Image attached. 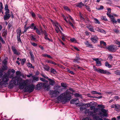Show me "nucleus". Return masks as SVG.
Here are the masks:
<instances>
[{
    "label": "nucleus",
    "instance_id": "obj_1",
    "mask_svg": "<svg viewBox=\"0 0 120 120\" xmlns=\"http://www.w3.org/2000/svg\"><path fill=\"white\" fill-rule=\"evenodd\" d=\"M29 82V80H23L19 85V89L21 90L24 89L25 92H28L31 93L33 91L34 88V86L33 84H30L27 86V84Z\"/></svg>",
    "mask_w": 120,
    "mask_h": 120
},
{
    "label": "nucleus",
    "instance_id": "obj_2",
    "mask_svg": "<svg viewBox=\"0 0 120 120\" xmlns=\"http://www.w3.org/2000/svg\"><path fill=\"white\" fill-rule=\"evenodd\" d=\"M71 94L70 90H67L65 92L61 94L57 98L58 102H62L63 104H65L69 102L71 99Z\"/></svg>",
    "mask_w": 120,
    "mask_h": 120
},
{
    "label": "nucleus",
    "instance_id": "obj_3",
    "mask_svg": "<svg viewBox=\"0 0 120 120\" xmlns=\"http://www.w3.org/2000/svg\"><path fill=\"white\" fill-rule=\"evenodd\" d=\"M16 74L17 76L13 77L12 80L9 82L8 88L9 89H11L13 88L14 85H18V82L19 81L22 82V81L23 80L19 77L17 76H20L21 74L20 71H16Z\"/></svg>",
    "mask_w": 120,
    "mask_h": 120
},
{
    "label": "nucleus",
    "instance_id": "obj_4",
    "mask_svg": "<svg viewBox=\"0 0 120 120\" xmlns=\"http://www.w3.org/2000/svg\"><path fill=\"white\" fill-rule=\"evenodd\" d=\"M9 79L8 77L6 75L3 77L0 75V88H1L3 84H8V82Z\"/></svg>",
    "mask_w": 120,
    "mask_h": 120
},
{
    "label": "nucleus",
    "instance_id": "obj_5",
    "mask_svg": "<svg viewBox=\"0 0 120 120\" xmlns=\"http://www.w3.org/2000/svg\"><path fill=\"white\" fill-rule=\"evenodd\" d=\"M52 23L53 25L56 27L55 30L56 31V32L57 33H58L60 32L61 33V32L60 31L58 26H60V25L56 21H52Z\"/></svg>",
    "mask_w": 120,
    "mask_h": 120
},
{
    "label": "nucleus",
    "instance_id": "obj_6",
    "mask_svg": "<svg viewBox=\"0 0 120 120\" xmlns=\"http://www.w3.org/2000/svg\"><path fill=\"white\" fill-rule=\"evenodd\" d=\"M59 92L57 91L53 90L50 91V94L53 95L52 97H53L54 96L55 97H56L59 94Z\"/></svg>",
    "mask_w": 120,
    "mask_h": 120
},
{
    "label": "nucleus",
    "instance_id": "obj_7",
    "mask_svg": "<svg viewBox=\"0 0 120 120\" xmlns=\"http://www.w3.org/2000/svg\"><path fill=\"white\" fill-rule=\"evenodd\" d=\"M107 48L109 51L112 52L115 51L117 49L116 46L114 45L109 46Z\"/></svg>",
    "mask_w": 120,
    "mask_h": 120
},
{
    "label": "nucleus",
    "instance_id": "obj_8",
    "mask_svg": "<svg viewBox=\"0 0 120 120\" xmlns=\"http://www.w3.org/2000/svg\"><path fill=\"white\" fill-rule=\"evenodd\" d=\"M101 110L103 113V114L101 113H99V115H100L101 117H102L104 116H107V115L106 113L107 111L106 110L104 109H101Z\"/></svg>",
    "mask_w": 120,
    "mask_h": 120
},
{
    "label": "nucleus",
    "instance_id": "obj_9",
    "mask_svg": "<svg viewBox=\"0 0 120 120\" xmlns=\"http://www.w3.org/2000/svg\"><path fill=\"white\" fill-rule=\"evenodd\" d=\"M98 39V38L96 35H93L91 36V40L94 43H97Z\"/></svg>",
    "mask_w": 120,
    "mask_h": 120
},
{
    "label": "nucleus",
    "instance_id": "obj_10",
    "mask_svg": "<svg viewBox=\"0 0 120 120\" xmlns=\"http://www.w3.org/2000/svg\"><path fill=\"white\" fill-rule=\"evenodd\" d=\"M79 102V101L78 99L77 98H74L71 100L70 102L71 104H75L76 105H77Z\"/></svg>",
    "mask_w": 120,
    "mask_h": 120
},
{
    "label": "nucleus",
    "instance_id": "obj_11",
    "mask_svg": "<svg viewBox=\"0 0 120 120\" xmlns=\"http://www.w3.org/2000/svg\"><path fill=\"white\" fill-rule=\"evenodd\" d=\"M93 59L96 61V65L97 66H101V60H100L101 59H99L98 58H94Z\"/></svg>",
    "mask_w": 120,
    "mask_h": 120
},
{
    "label": "nucleus",
    "instance_id": "obj_12",
    "mask_svg": "<svg viewBox=\"0 0 120 120\" xmlns=\"http://www.w3.org/2000/svg\"><path fill=\"white\" fill-rule=\"evenodd\" d=\"M95 30L98 32H100L101 33L105 34L106 32L103 29L99 28L98 27H96L95 29Z\"/></svg>",
    "mask_w": 120,
    "mask_h": 120
},
{
    "label": "nucleus",
    "instance_id": "obj_13",
    "mask_svg": "<svg viewBox=\"0 0 120 120\" xmlns=\"http://www.w3.org/2000/svg\"><path fill=\"white\" fill-rule=\"evenodd\" d=\"M95 112V111L94 112L90 111L89 109H86L85 112V113H88L89 116H94V113Z\"/></svg>",
    "mask_w": 120,
    "mask_h": 120
},
{
    "label": "nucleus",
    "instance_id": "obj_14",
    "mask_svg": "<svg viewBox=\"0 0 120 120\" xmlns=\"http://www.w3.org/2000/svg\"><path fill=\"white\" fill-rule=\"evenodd\" d=\"M11 48L14 54L17 55H19L20 53L19 52L17 51L15 47L12 46L11 47Z\"/></svg>",
    "mask_w": 120,
    "mask_h": 120
},
{
    "label": "nucleus",
    "instance_id": "obj_15",
    "mask_svg": "<svg viewBox=\"0 0 120 120\" xmlns=\"http://www.w3.org/2000/svg\"><path fill=\"white\" fill-rule=\"evenodd\" d=\"M33 80L32 82H35L36 81H38L39 79V78L38 77L36 76H32Z\"/></svg>",
    "mask_w": 120,
    "mask_h": 120
},
{
    "label": "nucleus",
    "instance_id": "obj_16",
    "mask_svg": "<svg viewBox=\"0 0 120 120\" xmlns=\"http://www.w3.org/2000/svg\"><path fill=\"white\" fill-rule=\"evenodd\" d=\"M68 17H67L64 18V19L66 22L67 23H69V24L73 28H75V27L73 26V23L70 21V20H68V21L67 20V19H68Z\"/></svg>",
    "mask_w": 120,
    "mask_h": 120
},
{
    "label": "nucleus",
    "instance_id": "obj_17",
    "mask_svg": "<svg viewBox=\"0 0 120 120\" xmlns=\"http://www.w3.org/2000/svg\"><path fill=\"white\" fill-rule=\"evenodd\" d=\"M120 105L119 104L115 105V110L116 111H119L120 110Z\"/></svg>",
    "mask_w": 120,
    "mask_h": 120
},
{
    "label": "nucleus",
    "instance_id": "obj_18",
    "mask_svg": "<svg viewBox=\"0 0 120 120\" xmlns=\"http://www.w3.org/2000/svg\"><path fill=\"white\" fill-rule=\"evenodd\" d=\"M48 80L49 81V84L52 86H53L55 84V82L54 81L50 79H49Z\"/></svg>",
    "mask_w": 120,
    "mask_h": 120
},
{
    "label": "nucleus",
    "instance_id": "obj_19",
    "mask_svg": "<svg viewBox=\"0 0 120 120\" xmlns=\"http://www.w3.org/2000/svg\"><path fill=\"white\" fill-rule=\"evenodd\" d=\"M17 36H19V38L21 36V34L22 33H21V28H18L17 30Z\"/></svg>",
    "mask_w": 120,
    "mask_h": 120
},
{
    "label": "nucleus",
    "instance_id": "obj_20",
    "mask_svg": "<svg viewBox=\"0 0 120 120\" xmlns=\"http://www.w3.org/2000/svg\"><path fill=\"white\" fill-rule=\"evenodd\" d=\"M87 27L90 31L94 32V31L93 29V27L91 25H88L87 26Z\"/></svg>",
    "mask_w": 120,
    "mask_h": 120
},
{
    "label": "nucleus",
    "instance_id": "obj_21",
    "mask_svg": "<svg viewBox=\"0 0 120 120\" xmlns=\"http://www.w3.org/2000/svg\"><path fill=\"white\" fill-rule=\"evenodd\" d=\"M5 15L4 16V19L5 20H6L10 17V15L8 14H5Z\"/></svg>",
    "mask_w": 120,
    "mask_h": 120
},
{
    "label": "nucleus",
    "instance_id": "obj_22",
    "mask_svg": "<svg viewBox=\"0 0 120 120\" xmlns=\"http://www.w3.org/2000/svg\"><path fill=\"white\" fill-rule=\"evenodd\" d=\"M97 71L101 73L105 74L106 71H104L103 70H101L99 68L98 69H95Z\"/></svg>",
    "mask_w": 120,
    "mask_h": 120
},
{
    "label": "nucleus",
    "instance_id": "obj_23",
    "mask_svg": "<svg viewBox=\"0 0 120 120\" xmlns=\"http://www.w3.org/2000/svg\"><path fill=\"white\" fill-rule=\"evenodd\" d=\"M34 23H32L30 26H29V28H31L32 29L35 30L37 28L35 26H34Z\"/></svg>",
    "mask_w": 120,
    "mask_h": 120
},
{
    "label": "nucleus",
    "instance_id": "obj_24",
    "mask_svg": "<svg viewBox=\"0 0 120 120\" xmlns=\"http://www.w3.org/2000/svg\"><path fill=\"white\" fill-rule=\"evenodd\" d=\"M43 85L44 86L45 88L48 91L50 90V87L49 85L47 84L45 85L44 83H43Z\"/></svg>",
    "mask_w": 120,
    "mask_h": 120
},
{
    "label": "nucleus",
    "instance_id": "obj_25",
    "mask_svg": "<svg viewBox=\"0 0 120 120\" xmlns=\"http://www.w3.org/2000/svg\"><path fill=\"white\" fill-rule=\"evenodd\" d=\"M44 34L45 36L44 37L45 38L46 40H48L49 41H52V40L47 37V34L46 33H45Z\"/></svg>",
    "mask_w": 120,
    "mask_h": 120
},
{
    "label": "nucleus",
    "instance_id": "obj_26",
    "mask_svg": "<svg viewBox=\"0 0 120 120\" xmlns=\"http://www.w3.org/2000/svg\"><path fill=\"white\" fill-rule=\"evenodd\" d=\"M85 44L87 46H89L91 47H92V45L90 44L88 41H86L85 42Z\"/></svg>",
    "mask_w": 120,
    "mask_h": 120
},
{
    "label": "nucleus",
    "instance_id": "obj_27",
    "mask_svg": "<svg viewBox=\"0 0 120 120\" xmlns=\"http://www.w3.org/2000/svg\"><path fill=\"white\" fill-rule=\"evenodd\" d=\"M42 56H43L44 57H47L51 59L52 58V57L49 55L43 54H42Z\"/></svg>",
    "mask_w": 120,
    "mask_h": 120
},
{
    "label": "nucleus",
    "instance_id": "obj_28",
    "mask_svg": "<svg viewBox=\"0 0 120 120\" xmlns=\"http://www.w3.org/2000/svg\"><path fill=\"white\" fill-rule=\"evenodd\" d=\"M96 104V103H95L94 101L88 104H87V105L88 107H90V106L93 105H94Z\"/></svg>",
    "mask_w": 120,
    "mask_h": 120
},
{
    "label": "nucleus",
    "instance_id": "obj_29",
    "mask_svg": "<svg viewBox=\"0 0 120 120\" xmlns=\"http://www.w3.org/2000/svg\"><path fill=\"white\" fill-rule=\"evenodd\" d=\"M84 5L83 4L82 2H80L79 3L77 4V6L79 7V8H81Z\"/></svg>",
    "mask_w": 120,
    "mask_h": 120
},
{
    "label": "nucleus",
    "instance_id": "obj_30",
    "mask_svg": "<svg viewBox=\"0 0 120 120\" xmlns=\"http://www.w3.org/2000/svg\"><path fill=\"white\" fill-rule=\"evenodd\" d=\"M44 68L46 71H48L50 69V67L48 66H44Z\"/></svg>",
    "mask_w": 120,
    "mask_h": 120
},
{
    "label": "nucleus",
    "instance_id": "obj_31",
    "mask_svg": "<svg viewBox=\"0 0 120 120\" xmlns=\"http://www.w3.org/2000/svg\"><path fill=\"white\" fill-rule=\"evenodd\" d=\"M29 53L31 57V60H34V57L32 52L31 51H30L29 52Z\"/></svg>",
    "mask_w": 120,
    "mask_h": 120
},
{
    "label": "nucleus",
    "instance_id": "obj_32",
    "mask_svg": "<svg viewBox=\"0 0 120 120\" xmlns=\"http://www.w3.org/2000/svg\"><path fill=\"white\" fill-rule=\"evenodd\" d=\"M7 31L6 30H5L4 31L2 34V35L5 38H6L7 34Z\"/></svg>",
    "mask_w": 120,
    "mask_h": 120
},
{
    "label": "nucleus",
    "instance_id": "obj_33",
    "mask_svg": "<svg viewBox=\"0 0 120 120\" xmlns=\"http://www.w3.org/2000/svg\"><path fill=\"white\" fill-rule=\"evenodd\" d=\"M105 65L106 67L109 68H110L111 67V65L107 61H106L105 62Z\"/></svg>",
    "mask_w": 120,
    "mask_h": 120
},
{
    "label": "nucleus",
    "instance_id": "obj_34",
    "mask_svg": "<svg viewBox=\"0 0 120 120\" xmlns=\"http://www.w3.org/2000/svg\"><path fill=\"white\" fill-rule=\"evenodd\" d=\"M94 21L95 23L96 24H99L100 23V22L96 18L94 19Z\"/></svg>",
    "mask_w": 120,
    "mask_h": 120
},
{
    "label": "nucleus",
    "instance_id": "obj_35",
    "mask_svg": "<svg viewBox=\"0 0 120 120\" xmlns=\"http://www.w3.org/2000/svg\"><path fill=\"white\" fill-rule=\"evenodd\" d=\"M101 18L102 19L105 21H107L108 20L107 19L105 16H101Z\"/></svg>",
    "mask_w": 120,
    "mask_h": 120
},
{
    "label": "nucleus",
    "instance_id": "obj_36",
    "mask_svg": "<svg viewBox=\"0 0 120 120\" xmlns=\"http://www.w3.org/2000/svg\"><path fill=\"white\" fill-rule=\"evenodd\" d=\"M98 107L101 109H104L105 108V106L101 104L98 105L97 106Z\"/></svg>",
    "mask_w": 120,
    "mask_h": 120
},
{
    "label": "nucleus",
    "instance_id": "obj_37",
    "mask_svg": "<svg viewBox=\"0 0 120 120\" xmlns=\"http://www.w3.org/2000/svg\"><path fill=\"white\" fill-rule=\"evenodd\" d=\"M51 72L54 74H55L56 72V71L53 68H51Z\"/></svg>",
    "mask_w": 120,
    "mask_h": 120
},
{
    "label": "nucleus",
    "instance_id": "obj_38",
    "mask_svg": "<svg viewBox=\"0 0 120 120\" xmlns=\"http://www.w3.org/2000/svg\"><path fill=\"white\" fill-rule=\"evenodd\" d=\"M70 40L72 42L76 43L77 41L74 38L70 39Z\"/></svg>",
    "mask_w": 120,
    "mask_h": 120
},
{
    "label": "nucleus",
    "instance_id": "obj_39",
    "mask_svg": "<svg viewBox=\"0 0 120 120\" xmlns=\"http://www.w3.org/2000/svg\"><path fill=\"white\" fill-rule=\"evenodd\" d=\"M41 84H40L37 85L36 87L37 89L40 90L41 89L42 87L41 86Z\"/></svg>",
    "mask_w": 120,
    "mask_h": 120
},
{
    "label": "nucleus",
    "instance_id": "obj_40",
    "mask_svg": "<svg viewBox=\"0 0 120 120\" xmlns=\"http://www.w3.org/2000/svg\"><path fill=\"white\" fill-rule=\"evenodd\" d=\"M27 66L28 67L30 68H34V67L32 66V64L30 63H28Z\"/></svg>",
    "mask_w": 120,
    "mask_h": 120
},
{
    "label": "nucleus",
    "instance_id": "obj_41",
    "mask_svg": "<svg viewBox=\"0 0 120 120\" xmlns=\"http://www.w3.org/2000/svg\"><path fill=\"white\" fill-rule=\"evenodd\" d=\"M36 37V35H32L31 36V40H33L34 41H35L36 39L35 38Z\"/></svg>",
    "mask_w": 120,
    "mask_h": 120
},
{
    "label": "nucleus",
    "instance_id": "obj_42",
    "mask_svg": "<svg viewBox=\"0 0 120 120\" xmlns=\"http://www.w3.org/2000/svg\"><path fill=\"white\" fill-rule=\"evenodd\" d=\"M96 104H95L94 105H92L90 106V109L91 110H92L93 109H94L95 108V106L96 105Z\"/></svg>",
    "mask_w": 120,
    "mask_h": 120
},
{
    "label": "nucleus",
    "instance_id": "obj_43",
    "mask_svg": "<svg viewBox=\"0 0 120 120\" xmlns=\"http://www.w3.org/2000/svg\"><path fill=\"white\" fill-rule=\"evenodd\" d=\"M3 63L4 65H6L7 64V61L6 59H5L3 61Z\"/></svg>",
    "mask_w": 120,
    "mask_h": 120
},
{
    "label": "nucleus",
    "instance_id": "obj_44",
    "mask_svg": "<svg viewBox=\"0 0 120 120\" xmlns=\"http://www.w3.org/2000/svg\"><path fill=\"white\" fill-rule=\"evenodd\" d=\"M79 109L81 111H82L83 110L86 109V108L85 107H81Z\"/></svg>",
    "mask_w": 120,
    "mask_h": 120
},
{
    "label": "nucleus",
    "instance_id": "obj_45",
    "mask_svg": "<svg viewBox=\"0 0 120 120\" xmlns=\"http://www.w3.org/2000/svg\"><path fill=\"white\" fill-rule=\"evenodd\" d=\"M67 71L71 73V74L73 75L74 74V72L70 70L69 68H67Z\"/></svg>",
    "mask_w": 120,
    "mask_h": 120
},
{
    "label": "nucleus",
    "instance_id": "obj_46",
    "mask_svg": "<svg viewBox=\"0 0 120 120\" xmlns=\"http://www.w3.org/2000/svg\"><path fill=\"white\" fill-rule=\"evenodd\" d=\"M35 30H36V33L38 35H40L41 32L37 28H36V29Z\"/></svg>",
    "mask_w": 120,
    "mask_h": 120
},
{
    "label": "nucleus",
    "instance_id": "obj_47",
    "mask_svg": "<svg viewBox=\"0 0 120 120\" xmlns=\"http://www.w3.org/2000/svg\"><path fill=\"white\" fill-rule=\"evenodd\" d=\"M26 60L25 59H22L21 62V64L22 65H23L24 63L25 62Z\"/></svg>",
    "mask_w": 120,
    "mask_h": 120
},
{
    "label": "nucleus",
    "instance_id": "obj_48",
    "mask_svg": "<svg viewBox=\"0 0 120 120\" xmlns=\"http://www.w3.org/2000/svg\"><path fill=\"white\" fill-rule=\"evenodd\" d=\"M80 59L79 58V57H76L75 58L73 61V62H77Z\"/></svg>",
    "mask_w": 120,
    "mask_h": 120
},
{
    "label": "nucleus",
    "instance_id": "obj_49",
    "mask_svg": "<svg viewBox=\"0 0 120 120\" xmlns=\"http://www.w3.org/2000/svg\"><path fill=\"white\" fill-rule=\"evenodd\" d=\"M111 21L112 22L113 24H114V23H116L117 22V21L114 18L111 19Z\"/></svg>",
    "mask_w": 120,
    "mask_h": 120
},
{
    "label": "nucleus",
    "instance_id": "obj_50",
    "mask_svg": "<svg viewBox=\"0 0 120 120\" xmlns=\"http://www.w3.org/2000/svg\"><path fill=\"white\" fill-rule=\"evenodd\" d=\"M79 16L80 17V18L82 20H84V18H83L82 16V15L81 14V13H79Z\"/></svg>",
    "mask_w": 120,
    "mask_h": 120
},
{
    "label": "nucleus",
    "instance_id": "obj_51",
    "mask_svg": "<svg viewBox=\"0 0 120 120\" xmlns=\"http://www.w3.org/2000/svg\"><path fill=\"white\" fill-rule=\"evenodd\" d=\"M30 28L29 26L28 27H27L26 28H24V30L23 33H24L25 32L29 29Z\"/></svg>",
    "mask_w": 120,
    "mask_h": 120
},
{
    "label": "nucleus",
    "instance_id": "obj_52",
    "mask_svg": "<svg viewBox=\"0 0 120 120\" xmlns=\"http://www.w3.org/2000/svg\"><path fill=\"white\" fill-rule=\"evenodd\" d=\"M115 73L117 75H120V71L117 70L115 71Z\"/></svg>",
    "mask_w": 120,
    "mask_h": 120
},
{
    "label": "nucleus",
    "instance_id": "obj_53",
    "mask_svg": "<svg viewBox=\"0 0 120 120\" xmlns=\"http://www.w3.org/2000/svg\"><path fill=\"white\" fill-rule=\"evenodd\" d=\"M107 15L109 16L110 18L112 19L114 18L113 16L110 14H108Z\"/></svg>",
    "mask_w": 120,
    "mask_h": 120
},
{
    "label": "nucleus",
    "instance_id": "obj_54",
    "mask_svg": "<svg viewBox=\"0 0 120 120\" xmlns=\"http://www.w3.org/2000/svg\"><path fill=\"white\" fill-rule=\"evenodd\" d=\"M68 17L70 18V19L72 20V22L73 23V24H75V22L73 19L72 18L70 15Z\"/></svg>",
    "mask_w": 120,
    "mask_h": 120
},
{
    "label": "nucleus",
    "instance_id": "obj_55",
    "mask_svg": "<svg viewBox=\"0 0 120 120\" xmlns=\"http://www.w3.org/2000/svg\"><path fill=\"white\" fill-rule=\"evenodd\" d=\"M108 11L107 13V15L108 14H110L111 12V9L110 8H109L107 9Z\"/></svg>",
    "mask_w": 120,
    "mask_h": 120
},
{
    "label": "nucleus",
    "instance_id": "obj_56",
    "mask_svg": "<svg viewBox=\"0 0 120 120\" xmlns=\"http://www.w3.org/2000/svg\"><path fill=\"white\" fill-rule=\"evenodd\" d=\"M64 8L65 10L70 11V9H69L68 7L67 6H65L64 7Z\"/></svg>",
    "mask_w": 120,
    "mask_h": 120
},
{
    "label": "nucleus",
    "instance_id": "obj_57",
    "mask_svg": "<svg viewBox=\"0 0 120 120\" xmlns=\"http://www.w3.org/2000/svg\"><path fill=\"white\" fill-rule=\"evenodd\" d=\"M100 43L101 44H103V45H104L105 46L106 45V43L105 42L103 41H101Z\"/></svg>",
    "mask_w": 120,
    "mask_h": 120
},
{
    "label": "nucleus",
    "instance_id": "obj_58",
    "mask_svg": "<svg viewBox=\"0 0 120 120\" xmlns=\"http://www.w3.org/2000/svg\"><path fill=\"white\" fill-rule=\"evenodd\" d=\"M31 44L34 46H36L37 45V44L34 42H31Z\"/></svg>",
    "mask_w": 120,
    "mask_h": 120
},
{
    "label": "nucleus",
    "instance_id": "obj_59",
    "mask_svg": "<svg viewBox=\"0 0 120 120\" xmlns=\"http://www.w3.org/2000/svg\"><path fill=\"white\" fill-rule=\"evenodd\" d=\"M40 80L41 81H43V82L46 81L47 82H48L47 81H46L43 78H40Z\"/></svg>",
    "mask_w": 120,
    "mask_h": 120
},
{
    "label": "nucleus",
    "instance_id": "obj_60",
    "mask_svg": "<svg viewBox=\"0 0 120 120\" xmlns=\"http://www.w3.org/2000/svg\"><path fill=\"white\" fill-rule=\"evenodd\" d=\"M108 58L109 60L111 61L112 60L113 57L111 56H110L108 57Z\"/></svg>",
    "mask_w": 120,
    "mask_h": 120
},
{
    "label": "nucleus",
    "instance_id": "obj_61",
    "mask_svg": "<svg viewBox=\"0 0 120 120\" xmlns=\"http://www.w3.org/2000/svg\"><path fill=\"white\" fill-rule=\"evenodd\" d=\"M3 68L4 69V70H7L8 68V67L6 65H4V66H3Z\"/></svg>",
    "mask_w": 120,
    "mask_h": 120
},
{
    "label": "nucleus",
    "instance_id": "obj_62",
    "mask_svg": "<svg viewBox=\"0 0 120 120\" xmlns=\"http://www.w3.org/2000/svg\"><path fill=\"white\" fill-rule=\"evenodd\" d=\"M31 13L32 17H35V15L34 12H31Z\"/></svg>",
    "mask_w": 120,
    "mask_h": 120
},
{
    "label": "nucleus",
    "instance_id": "obj_63",
    "mask_svg": "<svg viewBox=\"0 0 120 120\" xmlns=\"http://www.w3.org/2000/svg\"><path fill=\"white\" fill-rule=\"evenodd\" d=\"M91 93L92 94H97V92L95 91H93L91 92Z\"/></svg>",
    "mask_w": 120,
    "mask_h": 120
},
{
    "label": "nucleus",
    "instance_id": "obj_64",
    "mask_svg": "<svg viewBox=\"0 0 120 120\" xmlns=\"http://www.w3.org/2000/svg\"><path fill=\"white\" fill-rule=\"evenodd\" d=\"M82 120H91L88 117H86L83 119Z\"/></svg>",
    "mask_w": 120,
    "mask_h": 120
}]
</instances>
